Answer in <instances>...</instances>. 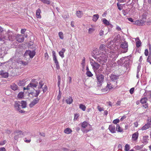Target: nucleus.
I'll return each mask as SVG.
<instances>
[{
    "mask_svg": "<svg viewBox=\"0 0 151 151\" xmlns=\"http://www.w3.org/2000/svg\"><path fill=\"white\" fill-rule=\"evenodd\" d=\"M96 76L97 80L98 86H101L104 81V76L101 74H98L96 73Z\"/></svg>",
    "mask_w": 151,
    "mask_h": 151,
    "instance_id": "obj_1",
    "label": "nucleus"
},
{
    "mask_svg": "<svg viewBox=\"0 0 151 151\" xmlns=\"http://www.w3.org/2000/svg\"><path fill=\"white\" fill-rule=\"evenodd\" d=\"M128 44L126 41L122 42L120 45L121 52L123 53L127 52L128 50Z\"/></svg>",
    "mask_w": 151,
    "mask_h": 151,
    "instance_id": "obj_2",
    "label": "nucleus"
},
{
    "mask_svg": "<svg viewBox=\"0 0 151 151\" xmlns=\"http://www.w3.org/2000/svg\"><path fill=\"white\" fill-rule=\"evenodd\" d=\"M21 103L19 101H16L14 105L15 109L17 111L21 113H24L25 111L23 110H21Z\"/></svg>",
    "mask_w": 151,
    "mask_h": 151,
    "instance_id": "obj_3",
    "label": "nucleus"
},
{
    "mask_svg": "<svg viewBox=\"0 0 151 151\" xmlns=\"http://www.w3.org/2000/svg\"><path fill=\"white\" fill-rule=\"evenodd\" d=\"M38 82L35 79L32 80L30 83L28 85L26 88L24 87V90L29 89V87H31L32 88L36 87L37 86Z\"/></svg>",
    "mask_w": 151,
    "mask_h": 151,
    "instance_id": "obj_4",
    "label": "nucleus"
},
{
    "mask_svg": "<svg viewBox=\"0 0 151 151\" xmlns=\"http://www.w3.org/2000/svg\"><path fill=\"white\" fill-rule=\"evenodd\" d=\"M90 63L94 71H96L99 68L100 65L97 63L93 59H90Z\"/></svg>",
    "mask_w": 151,
    "mask_h": 151,
    "instance_id": "obj_5",
    "label": "nucleus"
},
{
    "mask_svg": "<svg viewBox=\"0 0 151 151\" xmlns=\"http://www.w3.org/2000/svg\"><path fill=\"white\" fill-rule=\"evenodd\" d=\"M14 134L15 135L14 139L15 140L19 138L22 137L24 136V132L19 130H16L14 132Z\"/></svg>",
    "mask_w": 151,
    "mask_h": 151,
    "instance_id": "obj_6",
    "label": "nucleus"
},
{
    "mask_svg": "<svg viewBox=\"0 0 151 151\" xmlns=\"http://www.w3.org/2000/svg\"><path fill=\"white\" fill-rule=\"evenodd\" d=\"M8 48L5 46H2L0 48V55L4 56L7 53Z\"/></svg>",
    "mask_w": 151,
    "mask_h": 151,
    "instance_id": "obj_7",
    "label": "nucleus"
},
{
    "mask_svg": "<svg viewBox=\"0 0 151 151\" xmlns=\"http://www.w3.org/2000/svg\"><path fill=\"white\" fill-rule=\"evenodd\" d=\"M36 52L35 50L31 51L30 50H26L24 54L26 56H29L31 58H32L35 55Z\"/></svg>",
    "mask_w": 151,
    "mask_h": 151,
    "instance_id": "obj_8",
    "label": "nucleus"
},
{
    "mask_svg": "<svg viewBox=\"0 0 151 151\" xmlns=\"http://www.w3.org/2000/svg\"><path fill=\"white\" fill-rule=\"evenodd\" d=\"M52 54L53 60L55 63L56 68L58 70L60 69V67L58 62L57 60V57L56 56L55 52L54 51H52Z\"/></svg>",
    "mask_w": 151,
    "mask_h": 151,
    "instance_id": "obj_9",
    "label": "nucleus"
},
{
    "mask_svg": "<svg viewBox=\"0 0 151 151\" xmlns=\"http://www.w3.org/2000/svg\"><path fill=\"white\" fill-rule=\"evenodd\" d=\"M6 34L8 36L7 37V40H9V41H12L14 39L15 35L12 31L9 30H8L6 33Z\"/></svg>",
    "mask_w": 151,
    "mask_h": 151,
    "instance_id": "obj_10",
    "label": "nucleus"
},
{
    "mask_svg": "<svg viewBox=\"0 0 151 151\" xmlns=\"http://www.w3.org/2000/svg\"><path fill=\"white\" fill-rule=\"evenodd\" d=\"M147 99L146 98H142V107L143 108L147 109L148 107V103H147Z\"/></svg>",
    "mask_w": 151,
    "mask_h": 151,
    "instance_id": "obj_11",
    "label": "nucleus"
},
{
    "mask_svg": "<svg viewBox=\"0 0 151 151\" xmlns=\"http://www.w3.org/2000/svg\"><path fill=\"white\" fill-rule=\"evenodd\" d=\"M16 39L19 42H22L24 41V38L23 35L18 34L16 36Z\"/></svg>",
    "mask_w": 151,
    "mask_h": 151,
    "instance_id": "obj_12",
    "label": "nucleus"
},
{
    "mask_svg": "<svg viewBox=\"0 0 151 151\" xmlns=\"http://www.w3.org/2000/svg\"><path fill=\"white\" fill-rule=\"evenodd\" d=\"M108 129L112 133H114L116 132V126L114 125L111 124L109 125Z\"/></svg>",
    "mask_w": 151,
    "mask_h": 151,
    "instance_id": "obj_13",
    "label": "nucleus"
},
{
    "mask_svg": "<svg viewBox=\"0 0 151 151\" xmlns=\"http://www.w3.org/2000/svg\"><path fill=\"white\" fill-rule=\"evenodd\" d=\"M40 100V99L37 97L34 99L29 104V106L30 107H33L38 103Z\"/></svg>",
    "mask_w": 151,
    "mask_h": 151,
    "instance_id": "obj_14",
    "label": "nucleus"
},
{
    "mask_svg": "<svg viewBox=\"0 0 151 151\" xmlns=\"http://www.w3.org/2000/svg\"><path fill=\"white\" fill-rule=\"evenodd\" d=\"M125 59V58L124 57L121 58L117 61V64H118V65L122 66L125 63V61H126Z\"/></svg>",
    "mask_w": 151,
    "mask_h": 151,
    "instance_id": "obj_15",
    "label": "nucleus"
},
{
    "mask_svg": "<svg viewBox=\"0 0 151 151\" xmlns=\"http://www.w3.org/2000/svg\"><path fill=\"white\" fill-rule=\"evenodd\" d=\"M10 88L12 90L16 91H18V92L19 91V89H18V87L14 83H12L10 86Z\"/></svg>",
    "mask_w": 151,
    "mask_h": 151,
    "instance_id": "obj_16",
    "label": "nucleus"
},
{
    "mask_svg": "<svg viewBox=\"0 0 151 151\" xmlns=\"http://www.w3.org/2000/svg\"><path fill=\"white\" fill-rule=\"evenodd\" d=\"M36 93H35L34 92H30L29 93V94H31L32 95L33 97H37L40 93V90H35Z\"/></svg>",
    "mask_w": 151,
    "mask_h": 151,
    "instance_id": "obj_17",
    "label": "nucleus"
},
{
    "mask_svg": "<svg viewBox=\"0 0 151 151\" xmlns=\"http://www.w3.org/2000/svg\"><path fill=\"white\" fill-rule=\"evenodd\" d=\"M101 57L102 58V60L103 61V63H105L107 60V55L104 54H102L101 55Z\"/></svg>",
    "mask_w": 151,
    "mask_h": 151,
    "instance_id": "obj_18",
    "label": "nucleus"
},
{
    "mask_svg": "<svg viewBox=\"0 0 151 151\" xmlns=\"http://www.w3.org/2000/svg\"><path fill=\"white\" fill-rule=\"evenodd\" d=\"M110 78L113 81H115L119 78V76H116L114 74H111L110 76Z\"/></svg>",
    "mask_w": 151,
    "mask_h": 151,
    "instance_id": "obj_19",
    "label": "nucleus"
},
{
    "mask_svg": "<svg viewBox=\"0 0 151 151\" xmlns=\"http://www.w3.org/2000/svg\"><path fill=\"white\" fill-rule=\"evenodd\" d=\"M138 134L137 132H136L134 133L132 136V139L134 141L136 140L138 138Z\"/></svg>",
    "mask_w": 151,
    "mask_h": 151,
    "instance_id": "obj_20",
    "label": "nucleus"
},
{
    "mask_svg": "<svg viewBox=\"0 0 151 151\" xmlns=\"http://www.w3.org/2000/svg\"><path fill=\"white\" fill-rule=\"evenodd\" d=\"M65 101L67 103L69 104H72L73 102L72 98V97L70 96H69Z\"/></svg>",
    "mask_w": 151,
    "mask_h": 151,
    "instance_id": "obj_21",
    "label": "nucleus"
},
{
    "mask_svg": "<svg viewBox=\"0 0 151 151\" xmlns=\"http://www.w3.org/2000/svg\"><path fill=\"white\" fill-rule=\"evenodd\" d=\"M65 48H63L59 52V55L62 58L64 57V53L65 52Z\"/></svg>",
    "mask_w": 151,
    "mask_h": 151,
    "instance_id": "obj_22",
    "label": "nucleus"
},
{
    "mask_svg": "<svg viewBox=\"0 0 151 151\" xmlns=\"http://www.w3.org/2000/svg\"><path fill=\"white\" fill-rule=\"evenodd\" d=\"M76 16L78 18H81L83 15V12L81 11H77L76 13Z\"/></svg>",
    "mask_w": 151,
    "mask_h": 151,
    "instance_id": "obj_23",
    "label": "nucleus"
},
{
    "mask_svg": "<svg viewBox=\"0 0 151 151\" xmlns=\"http://www.w3.org/2000/svg\"><path fill=\"white\" fill-rule=\"evenodd\" d=\"M136 42V46L137 48H139L141 45V41L138 38H136L135 39Z\"/></svg>",
    "mask_w": 151,
    "mask_h": 151,
    "instance_id": "obj_24",
    "label": "nucleus"
},
{
    "mask_svg": "<svg viewBox=\"0 0 151 151\" xmlns=\"http://www.w3.org/2000/svg\"><path fill=\"white\" fill-rule=\"evenodd\" d=\"M116 131L118 132H123V129L119 126V124L116 125Z\"/></svg>",
    "mask_w": 151,
    "mask_h": 151,
    "instance_id": "obj_25",
    "label": "nucleus"
},
{
    "mask_svg": "<svg viewBox=\"0 0 151 151\" xmlns=\"http://www.w3.org/2000/svg\"><path fill=\"white\" fill-rule=\"evenodd\" d=\"M93 56L95 59H96L98 62H100V63H103V61H102V60L101 59L102 58H101V56L99 57H98L96 56H95L94 55Z\"/></svg>",
    "mask_w": 151,
    "mask_h": 151,
    "instance_id": "obj_26",
    "label": "nucleus"
},
{
    "mask_svg": "<svg viewBox=\"0 0 151 151\" xmlns=\"http://www.w3.org/2000/svg\"><path fill=\"white\" fill-rule=\"evenodd\" d=\"M21 107L22 108H25L27 106V103L26 101H22L21 102Z\"/></svg>",
    "mask_w": 151,
    "mask_h": 151,
    "instance_id": "obj_27",
    "label": "nucleus"
},
{
    "mask_svg": "<svg viewBox=\"0 0 151 151\" xmlns=\"http://www.w3.org/2000/svg\"><path fill=\"white\" fill-rule=\"evenodd\" d=\"M18 46V43L16 41L14 42L11 45V47L13 48H17Z\"/></svg>",
    "mask_w": 151,
    "mask_h": 151,
    "instance_id": "obj_28",
    "label": "nucleus"
},
{
    "mask_svg": "<svg viewBox=\"0 0 151 151\" xmlns=\"http://www.w3.org/2000/svg\"><path fill=\"white\" fill-rule=\"evenodd\" d=\"M41 12L40 9H38L36 11V15L37 18H41V16L40 15V13Z\"/></svg>",
    "mask_w": 151,
    "mask_h": 151,
    "instance_id": "obj_29",
    "label": "nucleus"
},
{
    "mask_svg": "<svg viewBox=\"0 0 151 151\" xmlns=\"http://www.w3.org/2000/svg\"><path fill=\"white\" fill-rule=\"evenodd\" d=\"M18 99H22L24 98V93L22 92H20L17 95Z\"/></svg>",
    "mask_w": 151,
    "mask_h": 151,
    "instance_id": "obj_30",
    "label": "nucleus"
},
{
    "mask_svg": "<svg viewBox=\"0 0 151 151\" xmlns=\"http://www.w3.org/2000/svg\"><path fill=\"white\" fill-rule=\"evenodd\" d=\"M72 132V130L70 128H67L65 129L64 131V132L67 134L70 133Z\"/></svg>",
    "mask_w": 151,
    "mask_h": 151,
    "instance_id": "obj_31",
    "label": "nucleus"
},
{
    "mask_svg": "<svg viewBox=\"0 0 151 151\" xmlns=\"http://www.w3.org/2000/svg\"><path fill=\"white\" fill-rule=\"evenodd\" d=\"M99 49L100 50L106 51V48L105 45H101L99 47Z\"/></svg>",
    "mask_w": 151,
    "mask_h": 151,
    "instance_id": "obj_32",
    "label": "nucleus"
},
{
    "mask_svg": "<svg viewBox=\"0 0 151 151\" xmlns=\"http://www.w3.org/2000/svg\"><path fill=\"white\" fill-rule=\"evenodd\" d=\"M149 128H151V126L149 124H146L144 126L142 127V130H146Z\"/></svg>",
    "mask_w": 151,
    "mask_h": 151,
    "instance_id": "obj_33",
    "label": "nucleus"
},
{
    "mask_svg": "<svg viewBox=\"0 0 151 151\" xmlns=\"http://www.w3.org/2000/svg\"><path fill=\"white\" fill-rule=\"evenodd\" d=\"M99 18V15L98 14H94L93 16V20L96 22Z\"/></svg>",
    "mask_w": 151,
    "mask_h": 151,
    "instance_id": "obj_34",
    "label": "nucleus"
},
{
    "mask_svg": "<svg viewBox=\"0 0 151 151\" xmlns=\"http://www.w3.org/2000/svg\"><path fill=\"white\" fill-rule=\"evenodd\" d=\"M7 40V37L4 35L0 34V41H4V40Z\"/></svg>",
    "mask_w": 151,
    "mask_h": 151,
    "instance_id": "obj_35",
    "label": "nucleus"
},
{
    "mask_svg": "<svg viewBox=\"0 0 151 151\" xmlns=\"http://www.w3.org/2000/svg\"><path fill=\"white\" fill-rule=\"evenodd\" d=\"M102 21L107 26L109 25L110 24L109 22L106 19L104 18L102 19Z\"/></svg>",
    "mask_w": 151,
    "mask_h": 151,
    "instance_id": "obj_36",
    "label": "nucleus"
},
{
    "mask_svg": "<svg viewBox=\"0 0 151 151\" xmlns=\"http://www.w3.org/2000/svg\"><path fill=\"white\" fill-rule=\"evenodd\" d=\"M148 138V136H144L143 137V142H145V144L147 143Z\"/></svg>",
    "mask_w": 151,
    "mask_h": 151,
    "instance_id": "obj_37",
    "label": "nucleus"
},
{
    "mask_svg": "<svg viewBox=\"0 0 151 151\" xmlns=\"http://www.w3.org/2000/svg\"><path fill=\"white\" fill-rule=\"evenodd\" d=\"M1 75L4 78H6L8 76V73L7 72H2L1 73Z\"/></svg>",
    "mask_w": 151,
    "mask_h": 151,
    "instance_id": "obj_38",
    "label": "nucleus"
},
{
    "mask_svg": "<svg viewBox=\"0 0 151 151\" xmlns=\"http://www.w3.org/2000/svg\"><path fill=\"white\" fill-rule=\"evenodd\" d=\"M79 108L82 109L83 111H85L86 110V106L82 104H80L79 105Z\"/></svg>",
    "mask_w": 151,
    "mask_h": 151,
    "instance_id": "obj_39",
    "label": "nucleus"
},
{
    "mask_svg": "<svg viewBox=\"0 0 151 151\" xmlns=\"http://www.w3.org/2000/svg\"><path fill=\"white\" fill-rule=\"evenodd\" d=\"M88 123L86 122H84L82 123L81 126L83 128H85L88 125Z\"/></svg>",
    "mask_w": 151,
    "mask_h": 151,
    "instance_id": "obj_40",
    "label": "nucleus"
},
{
    "mask_svg": "<svg viewBox=\"0 0 151 151\" xmlns=\"http://www.w3.org/2000/svg\"><path fill=\"white\" fill-rule=\"evenodd\" d=\"M151 91H147V92H145V93H144V95L145 96H148L150 95V97H151Z\"/></svg>",
    "mask_w": 151,
    "mask_h": 151,
    "instance_id": "obj_41",
    "label": "nucleus"
},
{
    "mask_svg": "<svg viewBox=\"0 0 151 151\" xmlns=\"http://www.w3.org/2000/svg\"><path fill=\"white\" fill-rule=\"evenodd\" d=\"M86 75L87 76L89 77H92L93 76V74L90 71H87L86 72Z\"/></svg>",
    "mask_w": 151,
    "mask_h": 151,
    "instance_id": "obj_42",
    "label": "nucleus"
},
{
    "mask_svg": "<svg viewBox=\"0 0 151 151\" xmlns=\"http://www.w3.org/2000/svg\"><path fill=\"white\" fill-rule=\"evenodd\" d=\"M130 149V145L128 144H126L125 145V151H129Z\"/></svg>",
    "mask_w": 151,
    "mask_h": 151,
    "instance_id": "obj_43",
    "label": "nucleus"
},
{
    "mask_svg": "<svg viewBox=\"0 0 151 151\" xmlns=\"http://www.w3.org/2000/svg\"><path fill=\"white\" fill-rule=\"evenodd\" d=\"M58 87H60V81H61V78L60 76H58Z\"/></svg>",
    "mask_w": 151,
    "mask_h": 151,
    "instance_id": "obj_44",
    "label": "nucleus"
},
{
    "mask_svg": "<svg viewBox=\"0 0 151 151\" xmlns=\"http://www.w3.org/2000/svg\"><path fill=\"white\" fill-rule=\"evenodd\" d=\"M58 35L60 38L61 39H63L64 38L63 33L62 32H60L58 33Z\"/></svg>",
    "mask_w": 151,
    "mask_h": 151,
    "instance_id": "obj_45",
    "label": "nucleus"
},
{
    "mask_svg": "<svg viewBox=\"0 0 151 151\" xmlns=\"http://www.w3.org/2000/svg\"><path fill=\"white\" fill-rule=\"evenodd\" d=\"M134 24L140 26L141 24V21L139 20H137L135 22Z\"/></svg>",
    "mask_w": 151,
    "mask_h": 151,
    "instance_id": "obj_46",
    "label": "nucleus"
},
{
    "mask_svg": "<svg viewBox=\"0 0 151 151\" xmlns=\"http://www.w3.org/2000/svg\"><path fill=\"white\" fill-rule=\"evenodd\" d=\"M117 5L118 7V9L119 10H121L122 9V6H121V4H120L119 3H117Z\"/></svg>",
    "mask_w": 151,
    "mask_h": 151,
    "instance_id": "obj_47",
    "label": "nucleus"
},
{
    "mask_svg": "<svg viewBox=\"0 0 151 151\" xmlns=\"http://www.w3.org/2000/svg\"><path fill=\"white\" fill-rule=\"evenodd\" d=\"M47 86L46 85L44 86L43 88H42V91H43V93H45L46 91L47 90Z\"/></svg>",
    "mask_w": 151,
    "mask_h": 151,
    "instance_id": "obj_48",
    "label": "nucleus"
},
{
    "mask_svg": "<svg viewBox=\"0 0 151 151\" xmlns=\"http://www.w3.org/2000/svg\"><path fill=\"white\" fill-rule=\"evenodd\" d=\"M95 30L94 29L92 28H90L88 29V32L89 34H91L93 31Z\"/></svg>",
    "mask_w": 151,
    "mask_h": 151,
    "instance_id": "obj_49",
    "label": "nucleus"
},
{
    "mask_svg": "<svg viewBox=\"0 0 151 151\" xmlns=\"http://www.w3.org/2000/svg\"><path fill=\"white\" fill-rule=\"evenodd\" d=\"M118 1L120 2H126L128 3L130 1V0H117Z\"/></svg>",
    "mask_w": 151,
    "mask_h": 151,
    "instance_id": "obj_50",
    "label": "nucleus"
},
{
    "mask_svg": "<svg viewBox=\"0 0 151 151\" xmlns=\"http://www.w3.org/2000/svg\"><path fill=\"white\" fill-rule=\"evenodd\" d=\"M147 121V124H149L151 126V117L148 118Z\"/></svg>",
    "mask_w": 151,
    "mask_h": 151,
    "instance_id": "obj_51",
    "label": "nucleus"
},
{
    "mask_svg": "<svg viewBox=\"0 0 151 151\" xmlns=\"http://www.w3.org/2000/svg\"><path fill=\"white\" fill-rule=\"evenodd\" d=\"M119 119H116L114 120H113V123L115 124H116L117 123H119Z\"/></svg>",
    "mask_w": 151,
    "mask_h": 151,
    "instance_id": "obj_52",
    "label": "nucleus"
},
{
    "mask_svg": "<svg viewBox=\"0 0 151 151\" xmlns=\"http://www.w3.org/2000/svg\"><path fill=\"white\" fill-rule=\"evenodd\" d=\"M147 61L150 64H151V57L149 56L147 59Z\"/></svg>",
    "mask_w": 151,
    "mask_h": 151,
    "instance_id": "obj_53",
    "label": "nucleus"
},
{
    "mask_svg": "<svg viewBox=\"0 0 151 151\" xmlns=\"http://www.w3.org/2000/svg\"><path fill=\"white\" fill-rule=\"evenodd\" d=\"M85 58L83 57V60L82 61L81 64H82V66L83 67H84V65H85L84 64H85Z\"/></svg>",
    "mask_w": 151,
    "mask_h": 151,
    "instance_id": "obj_54",
    "label": "nucleus"
},
{
    "mask_svg": "<svg viewBox=\"0 0 151 151\" xmlns=\"http://www.w3.org/2000/svg\"><path fill=\"white\" fill-rule=\"evenodd\" d=\"M61 94H62V93L61 92L60 90H59V92L58 95V100H59L60 99Z\"/></svg>",
    "mask_w": 151,
    "mask_h": 151,
    "instance_id": "obj_55",
    "label": "nucleus"
},
{
    "mask_svg": "<svg viewBox=\"0 0 151 151\" xmlns=\"http://www.w3.org/2000/svg\"><path fill=\"white\" fill-rule=\"evenodd\" d=\"M121 101H117L116 103L115 104V106H120L121 105Z\"/></svg>",
    "mask_w": 151,
    "mask_h": 151,
    "instance_id": "obj_56",
    "label": "nucleus"
},
{
    "mask_svg": "<svg viewBox=\"0 0 151 151\" xmlns=\"http://www.w3.org/2000/svg\"><path fill=\"white\" fill-rule=\"evenodd\" d=\"M106 88H108L109 90L111 89L112 88V87L110 83L109 84L108 83L106 86Z\"/></svg>",
    "mask_w": 151,
    "mask_h": 151,
    "instance_id": "obj_57",
    "label": "nucleus"
},
{
    "mask_svg": "<svg viewBox=\"0 0 151 151\" xmlns=\"http://www.w3.org/2000/svg\"><path fill=\"white\" fill-rule=\"evenodd\" d=\"M97 108L98 109L99 111H101L104 110V109L103 108L99 106H97Z\"/></svg>",
    "mask_w": 151,
    "mask_h": 151,
    "instance_id": "obj_58",
    "label": "nucleus"
},
{
    "mask_svg": "<svg viewBox=\"0 0 151 151\" xmlns=\"http://www.w3.org/2000/svg\"><path fill=\"white\" fill-rule=\"evenodd\" d=\"M19 62L20 63H22L24 65H26L27 64V63L26 62H24V61H20Z\"/></svg>",
    "mask_w": 151,
    "mask_h": 151,
    "instance_id": "obj_59",
    "label": "nucleus"
},
{
    "mask_svg": "<svg viewBox=\"0 0 151 151\" xmlns=\"http://www.w3.org/2000/svg\"><path fill=\"white\" fill-rule=\"evenodd\" d=\"M6 140H4L3 141H2V142H0V145H4V144H5L6 143Z\"/></svg>",
    "mask_w": 151,
    "mask_h": 151,
    "instance_id": "obj_60",
    "label": "nucleus"
},
{
    "mask_svg": "<svg viewBox=\"0 0 151 151\" xmlns=\"http://www.w3.org/2000/svg\"><path fill=\"white\" fill-rule=\"evenodd\" d=\"M39 85L40 86H41L42 87L44 85V83L42 81H40L39 83Z\"/></svg>",
    "mask_w": 151,
    "mask_h": 151,
    "instance_id": "obj_61",
    "label": "nucleus"
},
{
    "mask_svg": "<svg viewBox=\"0 0 151 151\" xmlns=\"http://www.w3.org/2000/svg\"><path fill=\"white\" fill-rule=\"evenodd\" d=\"M145 55L146 56H147L148 55V50L147 49H146L145 50V52H144Z\"/></svg>",
    "mask_w": 151,
    "mask_h": 151,
    "instance_id": "obj_62",
    "label": "nucleus"
},
{
    "mask_svg": "<svg viewBox=\"0 0 151 151\" xmlns=\"http://www.w3.org/2000/svg\"><path fill=\"white\" fill-rule=\"evenodd\" d=\"M24 83L23 80H22L20 81L19 83H18V84L19 86H22Z\"/></svg>",
    "mask_w": 151,
    "mask_h": 151,
    "instance_id": "obj_63",
    "label": "nucleus"
},
{
    "mask_svg": "<svg viewBox=\"0 0 151 151\" xmlns=\"http://www.w3.org/2000/svg\"><path fill=\"white\" fill-rule=\"evenodd\" d=\"M45 58L47 60L48 59L49 55L47 52H46L45 53Z\"/></svg>",
    "mask_w": 151,
    "mask_h": 151,
    "instance_id": "obj_64",
    "label": "nucleus"
}]
</instances>
